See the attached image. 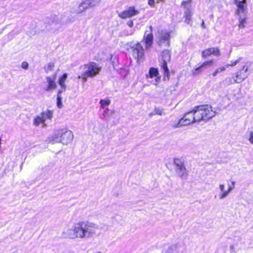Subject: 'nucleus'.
<instances>
[{
	"instance_id": "f257e3e1",
	"label": "nucleus",
	"mask_w": 253,
	"mask_h": 253,
	"mask_svg": "<svg viewBox=\"0 0 253 253\" xmlns=\"http://www.w3.org/2000/svg\"><path fill=\"white\" fill-rule=\"evenodd\" d=\"M96 229L95 225L92 223L80 221L75 223L71 228L64 230L62 235L72 240L88 239L95 235Z\"/></svg>"
},
{
	"instance_id": "f03ea898",
	"label": "nucleus",
	"mask_w": 253,
	"mask_h": 253,
	"mask_svg": "<svg viewBox=\"0 0 253 253\" xmlns=\"http://www.w3.org/2000/svg\"><path fill=\"white\" fill-rule=\"evenodd\" d=\"M74 138V134L68 128L64 127L55 130L54 133L48 137V141L53 143H60L67 145Z\"/></svg>"
},
{
	"instance_id": "7ed1b4c3",
	"label": "nucleus",
	"mask_w": 253,
	"mask_h": 253,
	"mask_svg": "<svg viewBox=\"0 0 253 253\" xmlns=\"http://www.w3.org/2000/svg\"><path fill=\"white\" fill-rule=\"evenodd\" d=\"M101 67L95 62H90L80 66V70L81 74L78 79H81L83 82H86L88 78H93L99 74Z\"/></svg>"
},
{
	"instance_id": "20e7f679",
	"label": "nucleus",
	"mask_w": 253,
	"mask_h": 253,
	"mask_svg": "<svg viewBox=\"0 0 253 253\" xmlns=\"http://www.w3.org/2000/svg\"><path fill=\"white\" fill-rule=\"evenodd\" d=\"M196 118L198 123L201 121L207 122L214 117L216 111L210 105L197 106L194 107Z\"/></svg>"
},
{
	"instance_id": "39448f33",
	"label": "nucleus",
	"mask_w": 253,
	"mask_h": 253,
	"mask_svg": "<svg viewBox=\"0 0 253 253\" xmlns=\"http://www.w3.org/2000/svg\"><path fill=\"white\" fill-rule=\"evenodd\" d=\"M236 182L234 180L231 181V184H228V188H226L224 183H220L218 187L216 190V194L214 198L219 200H223L226 198L234 189Z\"/></svg>"
},
{
	"instance_id": "423d86ee",
	"label": "nucleus",
	"mask_w": 253,
	"mask_h": 253,
	"mask_svg": "<svg viewBox=\"0 0 253 253\" xmlns=\"http://www.w3.org/2000/svg\"><path fill=\"white\" fill-rule=\"evenodd\" d=\"M251 66L252 63L250 62L242 63V64L235 75L238 81L237 84L241 83L248 77L250 74Z\"/></svg>"
},
{
	"instance_id": "0eeeda50",
	"label": "nucleus",
	"mask_w": 253,
	"mask_h": 253,
	"mask_svg": "<svg viewBox=\"0 0 253 253\" xmlns=\"http://www.w3.org/2000/svg\"><path fill=\"white\" fill-rule=\"evenodd\" d=\"M173 163L175 167V171L178 175L182 178H186L188 171L184 163L178 158H175L173 160Z\"/></svg>"
},
{
	"instance_id": "6e6552de",
	"label": "nucleus",
	"mask_w": 253,
	"mask_h": 253,
	"mask_svg": "<svg viewBox=\"0 0 253 253\" xmlns=\"http://www.w3.org/2000/svg\"><path fill=\"white\" fill-rule=\"evenodd\" d=\"M170 32L165 30L159 31L156 37V42L160 45L168 46L169 44Z\"/></svg>"
},
{
	"instance_id": "1a4fd4ad",
	"label": "nucleus",
	"mask_w": 253,
	"mask_h": 253,
	"mask_svg": "<svg viewBox=\"0 0 253 253\" xmlns=\"http://www.w3.org/2000/svg\"><path fill=\"white\" fill-rule=\"evenodd\" d=\"M196 112L194 108L192 110L184 114L183 117L181 119V123L184 126H188L192 123H198L196 118Z\"/></svg>"
},
{
	"instance_id": "9d476101",
	"label": "nucleus",
	"mask_w": 253,
	"mask_h": 253,
	"mask_svg": "<svg viewBox=\"0 0 253 253\" xmlns=\"http://www.w3.org/2000/svg\"><path fill=\"white\" fill-rule=\"evenodd\" d=\"M235 13L238 17L239 28H244L247 24L248 8H246L245 11L242 12L239 10L238 8H236Z\"/></svg>"
},
{
	"instance_id": "9b49d317",
	"label": "nucleus",
	"mask_w": 253,
	"mask_h": 253,
	"mask_svg": "<svg viewBox=\"0 0 253 253\" xmlns=\"http://www.w3.org/2000/svg\"><path fill=\"white\" fill-rule=\"evenodd\" d=\"M139 11L134 6H130L123 11L119 13L118 16L121 19H126L137 15Z\"/></svg>"
},
{
	"instance_id": "f8f14e48",
	"label": "nucleus",
	"mask_w": 253,
	"mask_h": 253,
	"mask_svg": "<svg viewBox=\"0 0 253 253\" xmlns=\"http://www.w3.org/2000/svg\"><path fill=\"white\" fill-rule=\"evenodd\" d=\"M132 52L133 57L137 59L139 62L143 58L144 56V49L140 43H137L132 46Z\"/></svg>"
},
{
	"instance_id": "ddd939ff",
	"label": "nucleus",
	"mask_w": 253,
	"mask_h": 253,
	"mask_svg": "<svg viewBox=\"0 0 253 253\" xmlns=\"http://www.w3.org/2000/svg\"><path fill=\"white\" fill-rule=\"evenodd\" d=\"M162 57L163 60V63L161 65V68L163 69L165 77L169 76V70L167 66V62L170 59V54L169 50H165L162 53Z\"/></svg>"
},
{
	"instance_id": "4468645a",
	"label": "nucleus",
	"mask_w": 253,
	"mask_h": 253,
	"mask_svg": "<svg viewBox=\"0 0 253 253\" xmlns=\"http://www.w3.org/2000/svg\"><path fill=\"white\" fill-rule=\"evenodd\" d=\"M150 30L146 31L145 32L142 42L145 44L146 49H148L151 47L153 43V36L152 34V27H150Z\"/></svg>"
},
{
	"instance_id": "2eb2a0df",
	"label": "nucleus",
	"mask_w": 253,
	"mask_h": 253,
	"mask_svg": "<svg viewBox=\"0 0 253 253\" xmlns=\"http://www.w3.org/2000/svg\"><path fill=\"white\" fill-rule=\"evenodd\" d=\"M159 73L158 70L157 68L152 67L150 68L148 74L146 75V77L147 79H152L155 78V80L153 83V84L157 85L161 80V77L159 76Z\"/></svg>"
},
{
	"instance_id": "dca6fc26",
	"label": "nucleus",
	"mask_w": 253,
	"mask_h": 253,
	"mask_svg": "<svg viewBox=\"0 0 253 253\" xmlns=\"http://www.w3.org/2000/svg\"><path fill=\"white\" fill-rule=\"evenodd\" d=\"M211 55L218 57L220 56V50L218 47H211L206 49L202 51V56L203 58H207Z\"/></svg>"
},
{
	"instance_id": "f3484780",
	"label": "nucleus",
	"mask_w": 253,
	"mask_h": 253,
	"mask_svg": "<svg viewBox=\"0 0 253 253\" xmlns=\"http://www.w3.org/2000/svg\"><path fill=\"white\" fill-rule=\"evenodd\" d=\"M46 81L47 84L44 88V90L46 91H52L55 89L57 87V85L55 83V77H51L47 76L46 77Z\"/></svg>"
},
{
	"instance_id": "a211bd4d",
	"label": "nucleus",
	"mask_w": 253,
	"mask_h": 253,
	"mask_svg": "<svg viewBox=\"0 0 253 253\" xmlns=\"http://www.w3.org/2000/svg\"><path fill=\"white\" fill-rule=\"evenodd\" d=\"M68 78L67 73L63 74L62 76H60L58 80V83L60 86V89L58 90H62L64 91L66 89L67 85L65 84L66 81Z\"/></svg>"
},
{
	"instance_id": "6ab92c4d",
	"label": "nucleus",
	"mask_w": 253,
	"mask_h": 253,
	"mask_svg": "<svg viewBox=\"0 0 253 253\" xmlns=\"http://www.w3.org/2000/svg\"><path fill=\"white\" fill-rule=\"evenodd\" d=\"M234 3L240 11H245L246 8H248L247 0H233Z\"/></svg>"
},
{
	"instance_id": "aec40b11",
	"label": "nucleus",
	"mask_w": 253,
	"mask_h": 253,
	"mask_svg": "<svg viewBox=\"0 0 253 253\" xmlns=\"http://www.w3.org/2000/svg\"><path fill=\"white\" fill-rule=\"evenodd\" d=\"M89 7H91L90 3L88 2L86 0H84L79 5L77 9L76 10V11L77 13H80L85 11L86 9L88 8Z\"/></svg>"
},
{
	"instance_id": "412c9836",
	"label": "nucleus",
	"mask_w": 253,
	"mask_h": 253,
	"mask_svg": "<svg viewBox=\"0 0 253 253\" xmlns=\"http://www.w3.org/2000/svg\"><path fill=\"white\" fill-rule=\"evenodd\" d=\"M212 64H213L212 60L205 61V62H203V63H202L198 67L196 68V69L195 70V71L193 73L195 74H198L199 73H200L201 72V69L205 68V67H207V66H209V67L211 66L212 65Z\"/></svg>"
},
{
	"instance_id": "4be33fe9",
	"label": "nucleus",
	"mask_w": 253,
	"mask_h": 253,
	"mask_svg": "<svg viewBox=\"0 0 253 253\" xmlns=\"http://www.w3.org/2000/svg\"><path fill=\"white\" fill-rule=\"evenodd\" d=\"M40 115L42 118L43 121L45 123L46 121L51 120L52 118L53 113L50 110H46L42 112Z\"/></svg>"
},
{
	"instance_id": "5701e85b",
	"label": "nucleus",
	"mask_w": 253,
	"mask_h": 253,
	"mask_svg": "<svg viewBox=\"0 0 253 253\" xmlns=\"http://www.w3.org/2000/svg\"><path fill=\"white\" fill-rule=\"evenodd\" d=\"M238 81L237 80L235 76H233L232 77H228L226 78L223 81L224 84L226 85H229L232 84H234L237 83Z\"/></svg>"
},
{
	"instance_id": "b1692460",
	"label": "nucleus",
	"mask_w": 253,
	"mask_h": 253,
	"mask_svg": "<svg viewBox=\"0 0 253 253\" xmlns=\"http://www.w3.org/2000/svg\"><path fill=\"white\" fill-rule=\"evenodd\" d=\"M192 15V10H185L184 11L185 21L187 24H189L191 22Z\"/></svg>"
},
{
	"instance_id": "393cba45",
	"label": "nucleus",
	"mask_w": 253,
	"mask_h": 253,
	"mask_svg": "<svg viewBox=\"0 0 253 253\" xmlns=\"http://www.w3.org/2000/svg\"><path fill=\"white\" fill-rule=\"evenodd\" d=\"M63 91L62 90H58L57 95V106L59 108H61L63 106L62 104V97L61 96V93Z\"/></svg>"
},
{
	"instance_id": "a878e982",
	"label": "nucleus",
	"mask_w": 253,
	"mask_h": 253,
	"mask_svg": "<svg viewBox=\"0 0 253 253\" xmlns=\"http://www.w3.org/2000/svg\"><path fill=\"white\" fill-rule=\"evenodd\" d=\"M182 5L185 10H192V0L183 1Z\"/></svg>"
},
{
	"instance_id": "bb28decb",
	"label": "nucleus",
	"mask_w": 253,
	"mask_h": 253,
	"mask_svg": "<svg viewBox=\"0 0 253 253\" xmlns=\"http://www.w3.org/2000/svg\"><path fill=\"white\" fill-rule=\"evenodd\" d=\"M33 124L35 126H38L40 124H44V125L45 123L43 121L42 118L41 117V116L40 115H39V116H37L35 118V119L34 120V122H33Z\"/></svg>"
},
{
	"instance_id": "cd10ccee",
	"label": "nucleus",
	"mask_w": 253,
	"mask_h": 253,
	"mask_svg": "<svg viewBox=\"0 0 253 253\" xmlns=\"http://www.w3.org/2000/svg\"><path fill=\"white\" fill-rule=\"evenodd\" d=\"M99 103L101 108H105L111 104V100L108 98L101 99Z\"/></svg>"
},
{
	"instance_id": "c85d7f7f",
	"label": "nucleus",
	"mask_w": 253,
	"mask_h": 253,
	"mask_svg": "<svg viewBox=\"0 0 253 253\" xmlns=\"http://www.w3.org/2000/svg\"><path fill=\"white\" fill-rule=\"evenodd\" d=\"M242 60V57H239L237 59L231 61L228 64H226V66L227 68H229V67H234L237 64L240 63L241 61Z\"/></svg>"
},
{
	"instance_id": "c756f323",
	"label": "nucleus",
	"mask_w": 253,
	"mask_h": 253,
	"mask_svg": "<svg viewBox=\"0 0 253 253\" xmlns=\"http://www.w3.org/2000/svg\"><path fill=\"white\" fill-rule=\"evenodd\" d=\"M227 67L226 65L222 66L218 68H217L214 72H213L212 74L213 77H215L217 75V74L222 72L224 71L226 69Z\"/></svg>"
},
{
	"instance_id": "7c9ffc66",
	"label": "nucleus",
	"mask_w": 253,
	"mask_h": 253,
	"mask_svg": "<svg viewBox=\"0 0 253 253\" xmlns=\"http://www.w3.org/2000/svg\"><path fill=\"white\" fill-rule=\"evenodd\" d=\"M170 125L173 128H178L182 126H184L183 124L181 123V119H180L178 121L171 122Z\"/></svg>"
},
{
	"instance_id": "2f4dec72",
	"label": "nucleus",
	"mask_w": 253,
	"mask_h": 253,
	"mask_svg": "<svg viewBox=\"0 0 253 253\" xmlns=\"http://www.w3.org/2000/svg\"><path fill=\"white\" fill-rule=\"evenodd\" d=\"M246 136L248 140L251 144L253 145V130H248L247 132Z\"/></svg>"
},
{
	"instance_id": "473e14b6",
	"label": "nucleus",
	"mask_w": 253,
	"mask_h": 253,
	"mask_svg": "<svg viewBox=\"0 0 253 253\" xmlns=\"http://www.w3.org/2000/svg\"><path fill=\"white\" fill-rule=\"evenodd\" d=\"M154 114L163 116L165 115V113L163 109L161 108H156L154 109Z\"/></svg>"
},
{
	"instance_id": "72a5a7b5",
	"label": "nucleus",
	"mask_w": 253,
	"mask_h": 253,
	"mask_svg": "<svg viewBox=\"0 0 253 253\" xmlns=\"http://www.w3.org/2000/svg\"><path fill=\"white\" fill-rule=\"evenodd\" d=\"M104 109V110L102 114V116L103 118H105L106 117V116H108L109 110L108 108H105Z\"/></svg>"
},
{
	"instance_id": "f704fd0d",
	"label": "nucleus",
	"mask_w": 253,
	"mask_h": 253,
	"mask_svg": "<svg viewBox=\"0 0 253 253\" xmlns=\"http://www.w3.org/2000/svg\"><path fill=\"white\" fill-rule=\"evenodd\" d=\"M164 0H157L156 2L159 3V1H164ZM155 2V0H148V4L150 6H153Z\"/></svg>"
},
{
	"instance_id": "c9c22d12",
	"label": "nucleus",
	"mask_w": 253,
	"mask_h": 253,
	"mask_svg": "<svg viewBox=\"0 0 253 253\" xmlns=\"http://www.w3.org/2000/svg\"><path fill=\"white\" fill-rule=\"evenodd\" d=\"M29 64L27 62H23L21 64V67L24 69H27Z\"/></svg>"
},
{
	"instance_id": "e433bc0d",
	"label": "nucleus",
	"mask_w": 253,
	"mask_h": 253,
	"mask_svg": "<svg viewBox=\"0 0 253 253\" xmlns=\"http://www.w3.org/2000/svg\"><path fill=\"white\" fill-rule=\"evenodd\" d=\"M126 24L129 27H132L133 26V22L132 20H128Z\"/></svg>"
},
{
	"instance_id": "4c0bfd02",
	"label": "nucleus",
	"mask_w": 253,
	"mask_h": 253,
	"mask_svg": "<svg viewBox=\"0 0 253 253\" xmlns=\"http://www.w3.org/2000/svg\"><path fill=\"white\" fill-rule=\"evenodd\" d=\"M49 68L50 70H51L52 68L53 67L54 65L52 63H49L48 65Z\"/></svg>"
},
{
	"instance_id": "58836bf2",
	"label": "nucleus",
	"mask_w": 253,
	"mask_h": 253,
	"mask_svg": "<svg viewBox=\"0 0 253 253\" xmlns=\"http://www.w3.org/2000/svg\"><path fill=\"white\" fill-rule=\"evenodd\" d=\"M153 115H155L154 114V112L149 114V116H152Z\"/></svg>"
}]
</instances>
